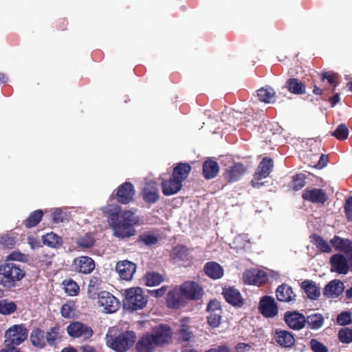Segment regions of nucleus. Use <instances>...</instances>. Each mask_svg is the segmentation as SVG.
Instances as JSON below:
<instances>
[{
  "instance_id": "1",
  "label": "nucleus",
  "mask_w": 352,
  "mask_h": 352,
  "mask_svg": "<svg viewBox=\"0 0 352 352\" xmlns=\"http://www.w3.org/2000/svg\"><path fill=\"white\" fill-rule=\"evenodd\" d=\"M108 223L117 237L126 238L135 234L133 226L138 223V218L131 210L120 212L118 205H109L103 210Z\"/></svg>"
},
{
  "instance_id": "2",
  "label": "nucleus",
  "mask_w": 352,
  "mask_h": 352,
  "mask_svg": "<svg viewBox=\"0 0 352 352\" xmlns=\"http://www.w3.org/2000/svg\"><path fill=\"white\" fill-rule=\"evenodd\" d=\"M136 335L133 331L115 332L111 331L107 334V344L116 352H125L132 347L136 341Z\"/></svg>"
},
{
  "instance_id": "3",
  "label": "nucleus",
  "mask_w": 352,
  "mask_h": 352,
  "mask_svg": "<svg viewBox=\"0 0 352 352\" xmlns=\"http://www.w3.org/2000/svg\"><path fill=\"white\" fill-rule=\"evenodd\" d=\"M123 307L125 309L134 311L142 309L147 304L148 297L142 288L140 287H130L124 290Z\"/></svg>"
},
{
  "instance_id": "4",
  "label": "nucleus",
  "mask_w": 352,
  "mask_h": 352,
  "mask_svg": "<svg viewBox=\"0 0 352 352\" xmlns=\"http://www.w3.org/2000/svg\"><path fill=\"white\" fill-rule=\"evenodd\" d=\"M0 284L8 289L16 285V283L21 280L24 276V272L16 265L12 263H8L0 266Z\"/></svg>"
},
{
  "instance_id": "5",
  "label": "nucleus",
  "mask_w": 352,
  "mask_h": 352,
  "mask_svg": "<svg viewBox=\"0 0 352 352\" xmlns=\"http://www.w3.org/2000/svg\"><path fill=\"white\" fill-rule=\"evenodd\" d=\"M330 263L332 272L346 274L349 271H352V252L334 254L331 257Z\"/></svg>"
},
{
  "instance_id": "6",
  "label": "nucleus",
  "mask_w": 352,
  "mask_h": 352,
  "mask_svg": "<svg viewBox=\"0 0 352 352\" xmlns=\"http://www.w3.org/2000/svg\"><path fill=\"white\" fill-rule=\"evenodd\" d=\"M28 331L23 324L10 327L5 333L6 345H19L28 338Z\"/></svg>"
},
{
  "instance_id": "7",
  "label": "nucleus",
  "mask_w": 352,
  "mask_h": 352,
  "mask_svg": "<svg viewBox=\"0 0 352 352\" xmlns=\"http://www.w3.org/2000/svg\"><path fill=\"white\" fill-rule=\"evenodd\" d=\"M96 298L99 306L103 307L106 313H115L120 308V300L109 292H100Z\"/></svg>"
},
{
  "instance_id": "8",
  "label": "nucleus",
  "mask_w": 352,
  "mask_h": 352,
  "mask_svg": "<svg viewBox=\"0 0 352 352\" xmlns=\"http://www.w3.org/2000/svg\"><path fill=\"white\" fill-rule=\"evenodd\" d=\"M68 335L74 338H82L88 340L93 336L91 327L79 321L72 322L67 327Z\"/></svg>"
},
{
  "instance_id": "9",
  "label": "nucleus",
  "mask_w": 352,
  "mask_h": 352,
  "mask_svg": "<svg viewBox=\"0 0 352 352\" xmlns=\"http://www.w3.org/2000/svg\"><path fill=\"white\" fill-rule=\"evenodd\" d=\"M179 288L182 296L186 300H197L204 294L203 288L193 281H186L180 285Z\"/></svg>"
},
{
  "instance_id": "10",
  "label": "nucleus",
  "mask_w": 352,
  "mask_h": 352,
  "mask_svg": "<svg viewBox=\"0 0 352 352\" xmlns=\"http://www.w3.org/2000/svg\"><path fill=\"white\" fill-rule=\"evenodd\" d=\"M273 167V161L271 159L265 157L260 163L257 171L254 175V179L252 180V184L254 188H259L263 185L260 180L267 177L272 171Z\"/></svg>"
},
{
  "instance_id": "11",
  "label": "nucleus",
  "mask_w": 352,
  "mask_h": 352,
  "mask_svg": "<svg viewBox=\"0 0 352 352\" xmlns=\"http://www.w3.org/2000/svg\"><path fill=\"white\" fill-rule=\"evenodd\" d=\"M135 195L133 185L129 182H125L118 186L115 194L118 202L122 204L130 203Z\"/></svg>"
},
{
  "instance_id": "12",
  "label": "nucleus",
  "mask_w": 352,
  "mask_h": 352,
  "mask_svg": "<svg viewBox=\"0 0 352 352\" xmlns=\"http://www.w3.org/2000/svg\"><path fill=\"white\" fill-rule=\"evenodd\" d=\"M72 266L75 272L88 274L95 269V262L89 256H81L74 259Z\"/></svg>"
},
{
  "instance_id": "13",
  "label": "nucleus",
  "mask_w": 352,
  "mask_h": 352,
  "mask_svg": "<svg viewBox=\"0 0 352 352\" xmlns=\"http://www.w3.org/2000/svg\"><path fill=\"white\" fill-rule=\"evenodd\" d=\"M116 270L120 278L125 280H131L136 271V265L127 260L117 263Z\"/></svg>"
},
{
  "instance_id": "14",
  "label": "nucleus",
  "mask_w": 352,
  "mask_h": 352,
  "mask_svg": "<svg viewBox=\"0 0 352 352\" xmlns=\"http://www.w3.org/2000/svg\"><path fill=\"white\" fill-rule=\"evenodd\" d=\"M172 331L165 324L155 325V346L169 343L172 340Z\"/></svg>"
},
{
  "instance_id": "15",
  "label": "nucleus",
  "mask_w": 352,
  "mask_h": 352,
  "mask_svg": "<svg viewBox=\"0 0 352 352\" xmlns=\"http://www.w3.org/2000/svg\"><path fill=\"white\" fill-rule=\"evenodd\" d=\"M266 273L258 270H248L243 274V280L248 284L260 285L267 280Z\"/></svg>"
},
{
  "instance_id": "16",
  "label": "nucleus",
  "mask_w": 352,
  "mask_h": 352,
  "mask_svg": "<svg viewBox=\"0 0 352 352\" xmlns=\"http://www.w3.org/2000/svg\"><path fill=\"white\" fill-rule=\"evenodd\" d=\"M261 314L266 317H273L278 314V308L274 299L270 296L263 297L259 305Z\"/></svg>"
},
{
  "instance_id": "17",
  "label": "nucleus",
  "mask_w": 352,
  "mask_h": 352,
  "mask_svg": "<svg viewBox=\"0 0 352 352\" xmlns=\"http://www.w3.org/2000/svg\"><path fill=\"white\" fill-rule=\"evenodd\" d=\"M302 198L312 203L323 204L327 199V195L322 189L311 188L303 192Z\"/></svg>"
},
{
  "instance_id": "18",
  "label": "nucleus",
  "mask_w": 352,
  "mask_h": 352,
  "mask_svg": "<svg viewBox=\"0 0 352 352\" xmlns=\"http://www.w3.org/2000/svg\"><path fill=\"white\" fill-rule=\"evenodd\" d=\"M285 321L289 328L299 330L305 327V317L296 311L287 312L285 314Z\"/></svg>"
},
{
  "instance_id": "19",
  "label": "nucleus",
  "mask_w": 352,
  "mask_h": 352,
  "mask_svg": "<svg viewBox=\"0 0 352 352\" xmlns=\"http://www.w3.org/2000/svg\"><path fill=\"white\" fill-rule=\"evenodd\" d=\"M63 329L58 324L50 327L45 333L46 344L52 347H56L62 341Z\"/></svg>"
},
{
  "instance_id": "20",
  "label": "nucleus",
  "mask_w": 352,
  "mask_h": 352,
  "mask_svg": "<svg viewBox=\"0 0 352 352\" xmlns=\"http://www.w3.org/2000/svg\"><path fill=\"white\" fill-rule=\"evenodd\" d=\"M222 294L229 304L234 307H241L244 300L239 291L234 287L223 288Z\"/></svg>"
},
{
  "instance_id": "21",
  "label": "nucleus",
  "mask_w": 352,
  "mask_h": 352,
  "mask_svg": "<svg viewBox=\"0 0 352 352\" xmlns=\"http://www.w3.org/2000/svg\"><path fill=\"white\" fill-rule=\"evenodd\" d=\"M344 289V283L341 280L335 279L325 286L323 294L327 298H336L343 292Z\"/></svg>"
},
{
  "instance_id": "22",
  "label": "nucleus",
  "mask_w": 352,
  "mask_h": 352,
  "mask_svg": "<svg viewBox=\"0 0 352 352\" xmlns=\"http://www.w3.org/2000/svg\"><path fill=\"white\" fill-rule=\"evenodd\" d=\"M182 183L173 175L167 180L162 183L163 193L166 196H170L177 193L182 188Z\"/></svg>"
},
{
  "instance_id": "23",
  "label": "nucleus",
  "mask_w": 352,
  "mask_h": 352,
  "mask_svg": "<svg viewBox=\"0 0 352 352\" xmlns=\"http://www.w3.org/2000/svg\"><path fill=\"white\" fill-rule=\"evenodd\" d=\"M209 315L208 316V322L212 327L219 326L221 320L222 311L218 307L217 303L210 302L208 306Z\"/></svg>"
},
{
  "instance_id": "24",
  "label": "nucleus",
  "mask_w": 352,
  "mask_h": 352,
  "mask_svg": "<svg viewBox=\"0 0 352 352\" xmlns=\"http://www.w3.org/2000/svg\"><path fill=\"white\" fill-rule=\"evenodd\" d=\"M275 341L282 347L290 348L295 343L294 335L286 330H276Z\"/></svg>"
},
{
  "instance_id": "25",
  "label": "nucleus",
  "mask_w": 352,
  "mask_h": 352,
  "mask_svg": "<svg viewBox=\"0 0 352 352\" xmlns=\"http://www.w3.org/2000/svg\"><path fill=\"white\" fill-rule=\"evenodd\" d=\"M138 352H152L154 349V333L143 335L135 345Z\"/></svg>"
},
{
  "instance_id": "26",
  "label": "nucleus",
  "mask_w": 352,
  "mask_h": 352,
  "mask_svg": "<svg viewBox=\"0 0 352 352\" xmlns=\"http://www.w3.org/2000/svg\"><path fill=\"white\" fill-rule=\"evenodd\" d=\"M276 298L278 300L281 302H292L296 300L292 288L286 284L279 285L276 289Z\"/></svg>"
},
{
  "instance_id": "27",
  "label": "nucleus",
  "mask_w": 352,
  "mask_h": 352,
  "mask_svg": "<svg viewBox=\"0 0 352 352\" xmlns=\"http://www.w3.org/2000/svg\"><path fill=\"white\" fill-rule=\"evenodd\" d=\"M30 341L34 347L44 349L47 345L45 331L38 327L34 328L30 333Z\"/></svg>"
},
{
  "instance_id": "28",
  "label": "nucleus",
  "mask_w": 352,
  "mask_h": 352,
  "mask_svg": "<svg viewBox=\"0 0 352 352\" xmlns=\"http://www.w3.org/2000/svg\"><path fill=\"white\" fill-rule=\"evenodd\" d=\"M245 169L243 164L240 163L234 164L226 168L225 172V177L230 182L239 180L245 173Z\"/></svg>"
},
{
  "instance_id": "29",
  "label": "nucleus",
  "mask_w": 352,
  "mask_h": 352,
  "mask_svg": "<svg viewBox=\"0 0 352 352\" xmlns=\"http://www.w3.org/2000/svg\"><path fill=\"white\" fill-rule=\"evenodd\" d=\"M185 300L186 298L182 296L180 290L174 289L168 292L166 302L169 307L178 309L185 305Z\"/></svg>"
},
{
  "instance_id": "30",
  "label": "nucleus",
  "mask_w": 352,
  "mask_h": 352,
  "mask_svg": "<svg viewBox=\"0 0 352 352\" xmlns=\"http://www.w3.org/2000/svg\"><path fill=\"white\" fill-rule=\"evenodd\" d=\"M307 297L311 300H316L320 296V288L312 280H305L301 283Z\"/></svg>"
},
{
  "instance_id": "31",
  "label": "nucleus",
  "mask_w": 352,
  "mask_h": 352,
  "mask_svg": "<svg viewBox=\"0 0 352 352\" xmlns=\"http://www.w3.org/2000/svg\"><path fill=\"white\" fill-rule=\"evenodd\" d=\"M331 243L336 250L344 252V254L352 252V241L349 239L334 236Z\"/></svg>"
},
{
  "instance_id": "32",
  "label": "nucleus",
  "mask_w": 352,
  "mask_h": 352,
  "mask_svg": "<svg viewBox=\"0 0 352 352\" xmlns=\"http://www.w3.org/2000/svg\"><path fill=\"white\" fill-rule=\"evenodd\" d=\"M206 274L213 279H218L223 275V270L221 266L215 262H209L205 265Z\"/></svg>"
},
{
  "instance_id": "33",
  "label": "nucleus",
  "mask_w": 352,
  "mask_h": 352,
  "mask_svg": "<svg viewBox=\"0 0 352 352\" xmlns=\"http://www.w3.org/2000/svg\"><path fill=\"white\" fill-rule=\"evenodd\" d=\"M191 166L188 163H179L173 169L172 175L182 183L188 177Z\"/></svg>"
},
{
  "instance_id": "34",
  "label": "nucleus",
  "mask_w": 352,
  "mask_h": 352,
  "mask_svg": "<svg viewBox=\"0 0 352 352\" xmlns=\"http://www.w3.org/2000/svg\"><path fill=\"white\" fill-rule=\"evenodd\" d=\"M219 169V165L215 161L206 160L203 164V175L208 179L214 178L217 175Z\"/></svg>"
},
{
  "instance_id": "35",
  "label": "nucleus",
  "mask_w": 352,
  "mask_h": 352,
  "mask_svg": "<svg viewBox=\"0 0 352 352\" xmlns=\"http://www.w3.org/2000/svg\"><path fill=\"white\" fill-rule=\"evenodd\" d=\"M101 283L102 280L98 276H93L90 278L87 288V295L89 298L94 300L98 297Z\"/></svg>"
},
{
  "instance_id": "36",
  "label": "nucleus",
  "mask_w": 352,
  "mask_h": 352,
  "mask_svg": "<svg viewBox=\"0 0 352 352\" xmlns=\"http://www.w3.org/2000/svg\"><path fill=\"white\" fill-rule=\"evenodd\" d=\"M188 318H183L179 324V338L185 342L190 341L194 336L190 327L188 324Z\"/></svg>"
},
{
  "instance_id": "37",
  "label": "nucleus",
  "mask_w": 352,
  "mask_h": 352,
  "mask_svg": "<svg viewBox=\"0 0 352 352\" xmlns=\"http://www.w3.org/2000/svg\"><path fill=\"white\" fill-rule=\"evenodd\" d=\"M257 96L261 102L271 103L275 101L276 92L272 87H262L257 91Z\"/></svg>"
},
{
  "instance_id": "38",
  "label": "nucleus",
  "mask_w": 352,
  "mask_h": 352,
  "mask_svg": "<svg viewBox=\"0 0 352 352\" xmlns=\"http://www.w3.org/2000/svg\"><path fill=\"white\" fill-rule=\"evenodd\" d=\"M42 241L44 245L54 248H57L63 244L62 238L54 232L43 235Z\"/></svg>"
},
{
  "instance_id": "39",
  "label": "nucleus",
  "mask_w": 352,
  "mask_h": 352,
  "mask_svg": "<svg viewBox=\"0 0 352 352\" xmlns=\"http://www.w3.org/2000/svg\"><path fill=\"white\" fill-rule=\"evenodd\" d=\"M43 216V212L41 210H34L23 221V224L26 228L35 227L41 222Z\"/></svg>"
},
{
  "instance_id": "40",
  "label": "nucleus",
  "mask_w": 352,
  "mask_h": 352,
  "mask_svg": "<svg viewBox=\"0 0 352 352\" xmlns=\"http://www.w3.org/2000/svg\"><path fill=\"white\" fill-rule=\"evenodd\" d=\"M287 89L294 94H302L305 93L304 85L297 78H290L287 80L285 84Z\"/></svg>"
},
{
  "instance_id": "41",
  "label": "nucleus",
  "mask_w": 352,
  "mask_h": 352,
  "mask_svg": "<svg viewBox=\"0 0 352 352\" xmlns=\"http://www.w3.org/2000/svg\"><path fill=\"white\" fill-rule=\"evenodd\" d=\"M305 323L310 329L317 330L323 325L324 317L320 314H311L305 318Z\"/></svg>"
},
{
  "instance_id": "42",
  "label": "nucleus",
  "mask_w": 352,
  "mask_h": 352,
  "mask_svg": "<svg viewBox=\"0 0 352 352\" xmlns=\"http://www.w3.org/2000/svg\"><path fill=\"white\" fill-rule=\"evenodd\" d=\"M17 310V305L14 301L8 298L0 300V314L9 316L14 314Z\"/></svg>"
},
{
  "instance_id": "43",
  "label": "nucleus",
  "mask_w": 352,
  "mask_h": 352,
  "mask_svg": "<svg viewBox=\"0 0 352 352\" xmlns=\"http://www.w3.org/2000/svg\"><path fill=\"white\" fill-rule=\"evenodd\" d=\"M96 243V239L93 234L87 233L77 239L76 245L77 248L81 250H86L92 248Z\"/></svg>"
},
{
  "instance_id": "44",
  "label": "nucleus",
  "mask_w": 352,
  "mask_h": 352,
  "mask_svg": "<svg viewBox=\"0 0 352 352\" xmlns=\"http://www.w3.org/2000/svg\"><path fill=\"white\" fill-rule=\"evenodd\" d=\"M62 284L64 286L65 293H67L69 296H74L78 294L80 292V287L73 279H65Z\"/></svg>"
},
{
  "instance_id": "45",
  "label": "nucleus",
  "mask_w": 352,
  "mask_h": 352,
  "mask_svg": "<svg viewBox=\"0 0 352 352\" xmlns=\"http://www.w3.org/2000/svg\"><path fill=\"white\" fill-rule=\"evenodd\" d=\"M144 199L148 203L154 202V182L146 181L145 186L142 192Z\"/></svg>"
},
{
  "instance_id": "46",
  "label": "nucleus",
  "mask_w": 352,
  "mask_h": 352,
  "mask_svg": "<svg viewBox=\"0 0 352 352\" xmlns=\"http://www.w3.org/2000/svg\"><path fill=\"white\" fill-rule=\"evenodd\" d=\"M314 243L316 245V247L320 249L323 252H331V248L329 243L324 241L321 236L318 235H314L313 236Z\"/></svg>"
},
{
  "instance_id": "47",
  "label": "nucleus",
  "mask_w": 352,
  "mask_h": 352,
  "mask_svg": "<svg viewBox=\"0 0 352 352\" xmlns=\"http://www.w3.org/2000/svg\"><path fill=\"white\" fill-rule=\"evenodd\" d=\"M331 135L340 140H345L349 135V129L346 124H340L334 131L331 132Z\"/></svg>"
},
{
  "instance_id": "48",
  "label": "nucleus",
  "mask_w": 352,
  "mask_h": 352,
  "mask_svg": "<svg viewBox=\"0 0 352 352\" xmlns=\"http://www.w3.org/2000/svg\"><path fill=\"white\" fill-rule=\"evenodd\" d=\"M75 305L73 302H67L63 305L60 314L65 318H70L74 314Z\"/></svg>"
},
{
  "instance_id": "49",
  "label": "nucleus",
  "mask_w": 352,
  "mask_h": 352,
  "mask_svg": "<svg viewBox=\"0 0 352 352\" xmlns=\"http://www.w3.org/2000/svg\"><path fill=\"white\" fill-rule=\"evenodd\" d=\"M339 340L343 343H350L352 342V329L345 327L339 331Z\"/></svg>"
},
{
  "instance_id": "50",
  "label": "nucleus",
  "mask_w": 352,
  "mask_h": 352,
  "mask_svg": "<svg viewBox=\"0 0 352 352\" xmlns=\"http://www.w3.org/2000/svg\"><path fill=\"white\" fill-rule=\"evenodd\" d=\"M305 175L303 174H298L294 177V179L291 183V188H292L294 190H298L302 188L305 184Z\"/></svg>"
},
{
  "instance_id": "51",
  "label": "nucleus",
  "mask_w": 352,
  "mask_h": 352,
  "mask_svg": "<svg viewBox=\"0 0 352 352\" xmlns=\"http://www.w3.org/2000/svg\"><path fill=\"white\" fill-rule=\"evenodd\" d=\"M187 249L185 246H177L172 251V256L174 258L184 260L186 257Z\"/></svg>"
},
{
  "instance_id": "52",
  "label": "nucleus",
  "mask_w": 352,
  "mask_h": 352,
  "mask_svg": "<svg viewBox=\"0 0 352 352\" xmlns=\"http://www.w3.org/2000/svg\"><path fill=\"white\" fill-rule=\"evenodd\" d=\"M309 345L314 352H329L328 349L320 342L311 339Z\"/></svg>"
},
{
  "instance_id": "53",
  "label": "nucleus",
  "mask_w": 352,
  "mask_h": 352,
  "mask_svg": "<svg viewBox=\"0 0 352 352\" xmlns=\"http://www.w3.org/2000/svg\"><path fill=\"white\" fill-rule=\"evenodd\" d=\"M248 243V235L241 234L235 237L233 245L237 249H243L246 247V244Z\"/></svg>"
},
{
  "instance_id": "54",
  "label": "nucleus",
  "mask_w": 352,
  "mask_h": 352,
  "mask_svg": "<svg viewBox=\"0 0 352 352\" xmlns=\"http://www.w3.org/2000/svg\"><path fill=\"white\" fill-rule=\"evenodd\" d=\"M352 321L351 314L349 311H344L339 314L337 317V322L340 325H346Z\"/></svg>"
},
{
  "instance_id": "55",
  "label": "nucleus",
  "mask_w": 352,
  "mask_h": 352,
  "mask_svg": "<svg viewBox=\"0 0 352 352\" xmlns=\"http://www.w3.org/2000/svg\"><path fill=\"white\" fill-rule=\"evenodd\" d=\"M344 208L347 219L352 221V196L346 200Z\"/></svg>"
},
{
  "instance_id": "56",
  "label": "nucleus",
  "mask_w": 352,
  "mask_h": 352,
  "mask_svg": "<svg viewBox=\"0 0 352 352\" xmlns=\"http://www.w3.org/2000/svg\"><path fill=\"white\" fill-rule=\"evenodd\" d=\"M53 221L56 223H62L65 220L63 211L60 208H56L52 213Z\"/></svg>"
},
{
  "instance_id": "57",
  "label": "nucleus",
  "mask_w": 352,
  "mask_h": 352,
  "mask_svg": "<svg viewBox=\"0 0 352 352\" xmlns=\"http://www.w3.org/2000/svg\"><path fill=\"white\" fill-rule=\"evenodd\" d=\"M235 349L236 352H256L251 345L246 343H239Z\"/></svg>"
},
{
  "instance_id": "58",
  "label": "nucleus",
  "mask_w": 352,
  "mask_h": 352,
  "mask_svg": "<svg viewBox=\"0 0 352 352\" xmlns=\"http://www.w3.org/2000/svg\"><path fill=\"white\" fill-rule=\"evenodd\" d=\"M8 259L10 261H24L25 260V255L20 252L14 251L8 255Z\"/></svg>"
},
{
  "instance_id": "59",
  "label": "nucleus",
  "mask_w": 352,
  "mask_h": 352,
  "mask_svg": "<svg viewBox=\"0 0 352 352\" xmlns=\"http://www.w3.org/2000/svg\"><path fill=\"white\" fill-rule=\"evenodd\" d=\"M28 243L33 250L38 249L41 247L40 240L33 236H29L28 237Z\"/></svg>"
},
{
  "instance_id": "60",
  "label": "nucleus",
  "mask_w": 352,
  "mask_h": 352,
  "mask_svg": "<svg viewBox=\"0 0 352 352\" xmlns=\"http://www.w3.org/2000/svg\"><path fill=\"white\" fill-rule=\"evenodd\" d=\"M67 25H68V22H67V19H65V18L59 19L56 22V28L58 30H60V31L66 30L67 28Z\"/></svg>"
},
{
  "instance_id": "61",
  "label": "nucleus",
  "mask_w": 352,
  "mask_h": 352,
  "mask_svg": "<svg viewBox=\"0 0 352 352\" xmlns=\"http://www.w3.org/2000/svg\"><path fill=\"white\" fill-rule=\"evenodd\" d=\"M146 285L147 286H154V272L147 274L146 277Z\"/></svg>"
},
{
  "instance_id": "62",
  "label": "nucleus",
  "mask_w": 352,
  "mask_h": 352,
  "mask_svg": "<svg viewBox=\"0 0 352 352\" xmlns=\"http://www.w3.org/2000/svg\"><path fill=\"white\" fill-rule=\"evenodd\" d=\"M141 239L146 245L154 244V235H144L141 236Z\"/></svg>"
},
{
  "instance_id": "63",
  "label": "nucleus",
  "mask_w": 352,
  "mask_h": 352,
  "mask_svg": "<svg viewBox=\"0 0 352 352\" xmlns=\"http://www.w3.org/2000/svg\"><path fill=\"white\" fill-rule=\"evenodd\" d=\"M0 352H20V350L14 346V345H6V347L0 351Z\"/></svg>"
},
{
  "instance_id": "64",
  "label": "nucleus",
  "mask_w": 352,
  "mask_h": 352,
  "mask_svg": "<svg viewBox=\"0 0 352 352\" xmlns=\"http://www.w3.org/2000/svg\"><path fill=\"white\" fill-rule=\"evenodd\" d=\"M167 286H162L160 289H155V297L164 296L167 292Z\"/></svg>"
}]
</instances>
